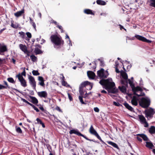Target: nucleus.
<instances>
[{
    "mask_svg": "<svg viewBox=\"0 0 155 155\" xmlns=\"http://www.w3.org/2000/svg\"><path fill=\"white\" fill-rule=\"evenodd\" d=\"M135 37L137 39L142 41L148 43H150L151 42V41L147 39L146 38L142 36L136 35H135Z\"/></svg>",
    "mask_w": 155,
    "mask_h": 155,
    "instance_id": "nucleus-9",
    "label": "nucleus"
},
{
    "mask_svg": "<svg viewBox=\"0 0 155 155\" xmlns=\"http://www.w3.org/2000/svg\"><path fill=\"white\" fill-rule=\"evenodd\" d=\"M94 110L97 112H99V109L97 107H95L94 108Z\"/></svg>",
    "mask_w": 155,
    "mask_h": 155,
    "instance_id": "nucleus-60",
    "label": "nucleus"
},
{
    "mask_svg": "<svg viewBox=\"0 0 155 155\" xmlns=\"http://www.w3.org/2000/svg\"><path fill=\"white\" fill-rule=\"evenodd\" d=\"M89 131L91 134L94 136L97 137L98 139L100 140L102 143L106 145V143L102 140L101 137L99 135L96 130L94 129L92 125H91L89 129Z\"/></svg>",
    "mask_w": 155,
    "mask_h": 155,
    "instance_id": "nucleus-6",
    "label": "nucleus"
},
{
    "mask_svg": "<svg viewBox=\"0 0 155 155\" xmlns=\"http://www.w3.org/2000/svg\"><path fill=\"white\" fill-rule=\"evenodd\" d=\"M19 47L20 49L24 53H28V50L25 45L20 44L19 45Z\"/></svg>",
    "mask_w": 155,
    "mask_h": 155,
    "instance_id": "nucleus-14",
    "label": "nucleus"
},
{
    "mask_svg": "<svg viewBox=\"0 0 155 155\" xmlns=\"http://www.w3.org/2000/svg\"><path fill=\"white\" fill-rule=\"evenodd\" d=\"M123 105L126 107V108L129 110L131 112H134L133 108L130 106L127 103L125 102L124 103Z\"/></svg>",
    "mask_w": 155,
    "mask_h": 155,
    "instance_id": "nucleus-17",
    "label": "nucleus"
},
{
    "mask_svg": "<svg viewBox=\"0 0 155 155\" xmlns=\"http://www.w3.org/2000/svg\"><path fill=\"white\" fill-rule=\"evenodd\" d=\"M84 12L85 13L87 14H91L93 15H94V14L93 13L92 11L90 9H85L84 10Z\"/></svg>",
    "mask_w": 155,
    "mask_h": 155,
    "instance_id": "nucleus-29",
    "label": "nucleus"
},
{
    "mask_svg": "<svg viewBox=\"0 0 155 155\" xmlns=\"http://www.w3.org/2000/svg\"><path fill=\"white\" fill-rule=\"evenodd\" d=\"M39 124L41 125L42 127L43 128H45V126L44 123L42 122V121L39 119Z\"/></svg>",
    "mask_w": 155,
    "mask_h": 155,
    "instance_id": "nucleus-46",
    "label": "nucleus"
},
{
    "mask_svg": "<svg viewBox=\"0 0 155 155\" xmlns=\"http://www.w3.org/2000/svg\"><path fill=\"white\" fill-rule=\"evenodd\" d=\"M58 111H59L61 112H62L60 108L58 107V106H57L55 108Z\"/></svg>",
    "mask_w": 155,
    "mask_h": 155,
    "instance_id": "nucleus-62",
    "label": "nucleus"
},
{
    "mask_svg": "<svg viewBox=\"0 0 155 155\" xmlns=\"http://www.w3.org/2000/svg\"><path fill=\"white\" fill-rule=\"evenodd\" d=\"M8 51V49L7 46L5 45H3L0 47V54L2 55H4L3 53L5 52Z\"/></svg>",
    "mask_w": 155,
    "mask_h": 155,
    "instance_id": "nucleus-13",
    "label": "nucleus"
},
{
    "mask_svg": "<svg viewBox=\"0 0 155 155\" xmlns=\"http://www.w3.org/2000/svg\"><path fill=\"white\" fill-rule=\"evenodd\" d=\"M89 83L88 81H85L81 84L79 87V92L80 95H84L85 92H87L84 88H85L86 89L87 84Z\"/></svg>",
    "mask_w": 155,
    "mask_h": 155,
    "instance_id": "nucleus-7",
    "label": "nucleus"
},
{
    "mask_svg": "<svg viewBox=\"0 0 155 155\" xmlns=\"http://www.w3.org/2000/svg\"><path fill=\"white\" fill-rule=\"evenodd\" d=\"M32 73L34 75L37 76L39 75V72L38 70H33L32 71Z\"/></svg>",
    "mask_w": 155,
    "mask_h": 155,
    "instance_id": "nucleus-44",
    "label": "nucleus"
},
{
    "mask_svg": "<svg viewBox=\"0 0 155 155\" xmlns=\"http://www.w3.org/2000/svg\"><path fill=\"white\" fill-rule=\"evenodd\" d=\"M50 38L51 41L56 46L63 45L64 41L60 35H51Z\"/></svg>",
    "mask_w": 155,
    "mask_h": 155,
    "instance_id": "nucleus-1",
    "label": "nucleus"
},
{
    "mask_svg": "<svg viewBox=\"0 0 155 155\" xmlns=\"http://www.w3.org/2000/svg\"><path fill=\"white\" fill-rule=\"evenodd\" d=\"M144 113L145 114V117L149 120V119H151L153 117V115L155 113V111L153 108L150 107L145 110Z\"/></svg>",
    "mask_w": 155,
    "mask_h": 155,
    "instance_id": "nucleus-5",
    "label": "nucleus"
},
{
    "mask_svg": "<svg viewBox=\"0 0 155 155\" xmlns=\"http://www.w3.org/2000/svg\"><path fill=\"white\" fill-rule=\"evenodd\" d=\"M88 94L87 93V92H86V93H85V94L84 95V97L83 96V95H80L79 96V99L80 101V102L83 104H85L86 103H84V102L83 101V97H86L88 95Z\"/></svg>",
    "mask_w": 155,
    "mask_h": 155,
    "instance_id": "nucleus-18",
    "label": "nucleus"
},
{
    "mask_svg": "<svg viewBox=\"0 0 155 155\" xmlns=\"http://www.w3.org/2000/svg\"><path fill=\"white\" fill-rule=\"evenodd\" d=\"M30 58L31 59L32 61L34 62L36 61L37 59V58L33 54L30 56Z\"/></svg>",
    "mask_w": 155,
    "mask_h": 155,
    "instance_id": "nucleus-36",
    "label": "nucleus"
},
{
    "mask_svg": "<svg viewBox=\"0 0 155 155\" xmlns=\"http://www.w3.org/2000/svg\"><path fill=\"white\" fill-rule=\"evenodd\" d=\"M138 117L140 121L142 124L146 121V118L142 115H138Z\"/></svg>",
    "mask_w": 155,
    "mask_h": 155,
    "instance_id": "nucleus-25",
    "label": "nucleus"
},
{
    "mask_svg": "<svg viewBox=\"0 0 155 155\" xmlns=\"http://www.w3.org/2000/svg\"><path fill=\"white\" fill-rule=\"evenodd\" d=\"M132 91L133 92H134V94L135 95H136L138 97H140L142 96V95L141 94H138L136 93V92L140 91H142V90L141 87H140L139 86H137L136 87H134L133 88Z\"/></svg>",
    "mask_w": 155,
    "mask_h": 155,
    "instance_id": "nucleus-11",
    "label": "nucleus"
},
{
    "mask_svg": "<svg viewBox=\"0 0 155 155\" xmlns=\"http://www.w3.org/2000/svg\"><path fill=\"white\" fill-rule=\"evenodd\" d=\"M61 84L63 86H66V87H68L69 86V85L67 83V82L65 81H61Z\"/></svg>",
    "mask_w": 155,
    "mask_h": 155,
    "instance_id": "nucleus-40",
    "label": "nucleus"
},
{
    "mask_svg": "<svg viewBox=\"0 0 155 155\" xmlns=\"http://www.w3.org/2000/svg\"><path fill=\"white\" fill-rule=\"evenodd\" d=\"M118 89L117 88H116L115 87L112 88L111 89H110L109 90H108V93H112L113 94H115L118 92Z\"/></svg>",
    "mask_w": 155,
    "mask_h": 155,
    "instance_id": "nucleus-26",
    "label": "nucleus"
},
{
    "mask_svg": "<svg viewBox=\"0 0 155 155\" xmlns=\"http://www.w3.org/2000/svg\"><path fill=\"white\" fill-rule=\"evenodd\" d=\"M87 74L89 78L94 79L95 77V73L91 71H89L87 72Z\"/></svg>",
    "mask_w": 155,
    "mask_h": 155,
    "instance_id": "nucleus-22",
    "label": "nucleus"
},
{
    "mask_svg": "<svg viewBox=\"0 0 155 155\" xmlns=\"http://www.w3.org/2000/svg\"><path fill=\"white\" fill-rule=\"evenodd\" d=\"M69 134H74L78 136H81L87 140L93 141L95 143L97 142L94 139H90L87 137L86 136L81 134L78 130L72 129L71 130L69 131Z\"/></svg>",
    "mask_w": 155,
    "mask_h": 155,
    "instance_id": "nucleus-4",
    "label": "nucleus"
},
{
    "mask_svg": "<svg viewBox=\"0 0 155 155\" xmlns=\"http://www.w3.org/2000/svg\"><path fill=\"white\" fill-rule=\"evenodd\" d=\"M5 62V58L1 59L0 58V66H1V65L4 64Z\"/></svg>",
    "mask_w": 155,
    "mask_h": 155,
    "instance_id": "nucleus-42",
    "label": "nucleus"
},
{
    "mask_svg": "<svg viewBox=\"0 0 155 155\" xmlns=\"http://www.w3.org/2000/svg\"><path fill=\"white\" fill-rule=\"evenodd\" d=\"M34 52L36 54H39V48H35Z\"/></svg>",
    "mask_w": 155,
    "mask_h": 155,
    "instance_id": "nucleus-50",
    "label": "nucleus"
},
{
    "mask_svg": "<svg viewBox=\"0 0 155 155\" xmlns=\"http://www.w3.org/2000/svg\"><path fill=\"white\" fill-rule=\"evenodd\" d=\"M68 94L69 99L70 101H72L73 98L71 94L69 93H68Z\"/></svg>",
    "mask_w": 155,
    "mask_h": 155,
    "instance_id": "nucleus-53",
    "label": "nucleus"
},
{
    "mask_svg": "<svg viewBox=\"0 0 155 155\" xmlns=\"http://www.w3.org/2000/svg\"><path fill=\"white\" fill-rule=\"evenodd\" d=\"M113 104L118 107L120 106L121 105V104H120L119 103L115 101H114L113 102Z\"/></svg>",
    "mask_w": 155,
    "mask_h": 155,
    "instance_id": "nucleus-48",
    "label": "nucleus"
},
{
    "mask_svg": "<svg viewBox=\"0 0 155 155\" xmlns=\"http://www.w3.org/2000/svg\"><path fill=\"white\" fill-rule=\"evenodd\" d=\"M97 3L99 5H104L106 4V3L104 1L102 0H97Z\"/></svg>",
    "mask_w": 155,
    "mask_h": 155,
    "instance_id": "nucleus-31",
    "label": "nucleus"
},
{
    "mask_svg": "<svg viewBox=\"0 0 155 155\" xmlns=\"http://www.w3.org/2000/svg\"><path fill=\"white\" fill-rule=\"evenodd\" d=\"M24 13V10L23 9L20 11L17 12H16L15 13L14 15L17 17H18L21 16L22 14Z\"/></svg>",
    "mask_w": 155,
    "mask_h": 155,
    "instance_id": "nucleus-24",
    "label": "nucleus"
},
{
    "mask_svg": "<svg viewBox=\"0 0 155 155\" xmlns=\"http://www.w3.org/2000/svg\"><path fill=\"white\" fill-rule=\"evenodd\" d=\"M99 60L100 61V66L102 67H104V61H102L100 60V59H99Z\"/></svg>",
    "mask_w": 155,
    "mask_h": 155,
    "instance_id": "nucleus-57",
    "label": "nucleus"
},
{
    "mask_svg": "<svg viewBox=\"0 0 155 155\" xmlns=\"http://www.w3.org/2000/svg\"><path fill=\"white\" fill-rule=\"evenodd\" d=\"M92 63L94 64V66L93 67H91V69H94L96 68V62L95 61H94L93 62H92Z\"/></svg>",
    "mask_w": 155,
    "mask_h": 155,
    "instance_id": "nucleus-58",
    "label": "nucleus"
},
{
    "mask_svg": "<svg viewBox=\"0 0 155 155\" xmlns=\"http://www.w3.org/2000/svg\"><path fill=\"white\" fill-rule=\"evenodd\" d=\"M57 27H58V28H59L61 30V33L64 32V31H63L62 27L61 26L58 25L57 26Z\"/></svg>",
    "mask_w": 155,
    "mask_h": 155,
    "instance_id": "nucleus-49",
    "label": "nucleus"
},
{
    "mask_svg": "<svg viewBox=\"0 0 155 155\" xmlns=\"http://www.w3.org/2000/svg\"><path fill=\"white\" fill-rule=\"evenodd\" d=\"M32 103L34 104H36L38 103V100L35 97H32Z\"/></svg>",
    "mask_w": 155,
    "mask_h": 155,
    "instance_id": "nucleus-39",
    "label": "nucleus"
},
{
    "mask_svg": "<svg viewBox=\"0 0 155 155\" xmlns=\"http://www.w3.org/2000/svg\"><path fill=\"white\" fill-rule=\"evenodd\" d=\"M149 131L151 134H154L155 133V127L153 126H151L149 128Z\"/></svg>",
    "mask_w": 155,
    "mask_h": 155,
    "instance_id": "nucleus-30",
    "label": "nucleus"
},
{
    "mask_svg": "<svg viewBox=\"0 0 155 155\" xmlns=\"http://www.w3.org/2000/svg\"><path fill=\"white\" fill-rule=\"evenodd\" d=\"M45 81V80L42 77L39 76V85L42 86L44 88L45 87V84L44 83Z\"/></svg>",
    "mask_w": 155,
    "mask_h": 155,
    "instance_id": "nucleus-21",
    "label": "nucleus"
},
{
    "mask_svg": "<svg viewBox=\"0 0 155 155\" xmlns=\"http://www.w3.org/2000/svg\"><path fill=\"white\" fill-rule=\"evenodd\" d=\"M150 101L149 99L145 97H142L139 101V105L142 108H147L150 105Z\"/></svg>",
    "mask_w": 155,
    "mask_h": 155,
    "instance_id": "nucleus-3",
    "label": "nucleus"
},
{
    "mask_svg": "<svg viewBox=\"0 0 155 155\" xmlns=\"http://www.w3.org/2000/svg\"><path fill=\"white\" fill-rule=\"evenodd\" d=\"M16 131L17 133L18 134H21L22 133V131L19 127H18L17 126L15 127Z\"/></svg>",
    "mask_w": 155,
    "mask_h": 155,
    "instance_id": "nucleus-34",
    "label": "nucleus"
},
{
    "mask_svg": "<svg viewBox=\"0 0 155 155\" xmlns=\"http://www.w3.org/2000/svg\"><path fill=\"white\" fill-rule=\"evenodd\" d=\"M25 68H24L23 71L21 74L19 73L18 74H20V75H21V76H26V72L25 71Z\"/></svg>",
    "mask_w": 155,
    "mask_h": 155,
    "instance_id": "nucleus-45",
    "label": "nucleus"
},
{
    "mask_svg": "<svg viewBox=\"0 0 155 155\" xmlns=\"http://www.w3.org/2000/svg\"><path fill=\"white\" fill-rule=\"evenodd\" d=\"M18 33L20 35L21 37L22 38H25V35L24 32L23 31L19 32Z\"/></svg>",
    "mask_w": 155,
    "mask_h": 155,
    "instance_id": "nucleus-43",
    "label": "nucleus"
},
{
    "mask_svg": "<svg viewBox=\"0 0 155 155\" xmlns=\"http://www.w3.org/2000/svg\"><path fill=\"white\" fill-rule=\"evenodd\" d=\"M16 77L18 78L21 86L24 87L27 86V82L23 76L20 75V74H18L16 75Z\"/></svg>",
    "mask_w": 155,
    "mask_h": 155,
    "instance_id": "nucleus-8",
    "label": "nucleus"
},
{
    "mask_svg": "<svg viewBox=\"0 0 155 155\" xmlns=\"http://www.w3.org/2000/svg\"><path fill=\"white\" fill-rule=\"evenodd\" d=\"M28 78L30 84L35 89L36 87V82L34 78L31 75H28Z\"/></svg>",
    "mask_w": 155,
    "mask_h": 155,
    "instance_id": "nucleus-10",
    "label": "nucleus"
},
{
    "mask_svg": "<svg viewBox=\"0 0 155 155\" xmlns=\"http://www.w3.org/2000/svg\"><path fill=\"white\" fill-rule=\"evenodd\" d=\"M11 26L12 27L14 28L17 29L19 27V26L20 25L19 24H18L17 23L16 24H14V21L13 20H12L11 21Z\"/></svg>",
    "mask_w": 155,
    "mask_h": 155,
    "instance_id": "nucleus-28",
    "label": "nucleus"
},
{
    "mask_svg": "<svg viewBox=\"0 0 155 155\" xmlns=\"http://www.w3.org/2000/svg\"><path fill=\"white\" fill-rule=\"evenodd\" d=\"M32 97H31V96H29V97H28V101H30V102H32Z\"/></svg>",
    "mask_w": 155,
    "mask_h": 155,
    "instance_id": "nucleus-59",
    "label": "nucleus"
},
{
    "mask_svg": "<svg viewBox=\"0 0 155 155\" xmlns=\"http://www.w3.org/2000/svg\"><path fill=\"white\" fill-rule=\"evenodd\" d=\"M107 143H108V144L111 145V146H113L114 147L118 149H119V147H118V145H117V144L116 143L112 141H107Z\"/></svg>",
    "mask_w": 155,
    "mask_h": 155,
    "instance_id": "nucleus-27",
    "label": "nucleus"
},
{
    "mask_svg": "<svg viewBox=\"0 0 155 155\" xmlns=\"http://www.w3.org/2000/svg\"><path fill=\"white\" fill-rule=\"evenodd\" d=\"M118 65V64H117V63L116 62V66H115V71L116 72L118 73H120V71L119 70V69L117 68V66Z\"/></svg>",
    "mask_w": 155,
    "mask_h": 155,
    "instance_id": "nucleus-47",
    "label": "nucleus"
},
{
    "mask_svg": "<svg viewBox=\"0 0 155 155\" xmlns=\"http://www.w3.org/2000/svg\"><path fill=\"white\" fill-rule=\"evenodd\" d=\"M104 70L103 68H101V70L97 71V74L99 77L100 78H106L107 76L104 74Z\"/></svg>",
    "mask_w": 155,
    "mask_h": 155,
    "instance_id": "nucleus-12",
    "label": "nucleus"
},
{
    "mask_svg": "<svg viewBox=\"0 0 155 155\" xmlns=\"http://www.w3.org/2000/svg\"><path fill=\"white\" fill-rule=\"evenodd\" d=\"M3 82H4V84L6 85V86H5L7 87V88H10V87L9 86L8 83H7V82L6 81H3Z\"/></svg>",
    "mask_w": 155,
    "mask_h": 155,
    "instance_id": "nucleus-52",
    "label": "nucleus"
},
{
    "mask_svg": "<svg viewBox=\"0 0 155 155\" xmlns=\"http://www.w3.org/2000/svg\"><path fill=\"white\" fill-rule=\"evenodd\" d=\"M118 25L120 26V30H122V29H124L125 31H126V29H125V28H124L123 27V26H122V25H121L119 24Z\"/></svg>",
    "mask_w": 155,
    "mask_h": 155,
    "instance_id": "nucleus-61",
    "label": "nucleus"
},
{
    "mask_svg": "<svg viewBox=\"0 0 155 155\" xmlns=\"http://www.w3.org/2000/svg\"><path fill=\"white\" fill-rule=\"evenodd\" d=\"M143 124H144V127H147L149 126V124L146 121L145 122L143 123Z\"/></svg>",
    "mask_w": 155,
    "mask_h": 155,
    "instance_id": "nucleus-56",
    "label": "nucleus"
},
{
    "mask_svg": "<svg viewBox=\"0 0 155 155\" xmlns=\"http://www.w3.org/2000/svg\"><path fill=\"white\" fill-rule=\"evenodd\" d=\"M127 87H127L126 86L122 85L121 86H119L118 89L122 93L126 94L127 93Z\"/></svg>",
    "mask_w": 155,
    "mask_h": 155,
    "instance_id": "nucleus-16",
    "label": "nucleus"
},
{
    "mask_svg": "<svg viewBox=\"0 0 155 155\" xmlns=\"http://www.w3.org/2000/svg\"><path fill=\"white\" fill-rule=\"evenodd\" d=\"M39 109H40L41 111L43 112L46 114H47L48 111L44 108L43 106L41 105L40 104H39Z\"/></svg>",
    "mask_w": 155,
    "mask_h": 155,
    "instance_id": "nucleus-33",
    "label": "nucleus"
},
{
    "mask_svg": "<svg viewBox=\"0 0 155 155\" xmlns=\"http://www.w3.org/2000/svg\"><path fill=\"white\" fill-rule=\"evenodd\" d=\"M7 80L8 82L12 83L15 84V82L12 78H7Z\"/></svg>",
    "mask_w": 155,
    "mask_h": 155,
    "instance_id": "nucleus-38",
    "label": "nucleus"
},
{
    "mask_svg": "<svg viewBox=\"0 0 155 155\" xmlns=\"http://www.w3.org/2000/svg\"><path fill=\"white\" fill-rule=\"evenodd\" d=\"M26 35L29 38H31V34L29 32H27L26 33Z\"/></svg>",
    "mask_w": 155,
    "mask_h": 155,
    "instance_id": "nucleus-51",
    "label": "nucleus"
},
{
    "mask_svg": "<svg viewBox=\"0 0 155 155\" xmlns=\"http://www.w3.org/2000/svg\"><path fill=\"white\" fill-rule=\"evenodd\" d=\"M122 78L125 80H128V76L127 73L125 72H124L123 74H122Z\"/></svg>",
    "mask_w": 155,
    "mask_h": 155,
    "instance_id": "nucleus-37",
    "label": "nucleus"
},
{
    "mask_svg": "<svg viewBox=\"0 0 155 155\" xmlns=\"http://www.w3.org/2000/svg\"><path fill=\"white\" fill-rule=\"evenodd\" d=\"M137 136H139V137H141L144 141H147L149 140L147 136L144 134H137Z\"/></svg>",
    "mask_w": 155,
    "mask_h": 155,
    "instance_id": "nucleus-20",
    "label": "nucleus"
},
{
    "mask_svg": "<svg viewBox=\"0 0 155 155\" xmlns=\"http://www.w3.org/2000/svg\"><path fill=\"white\" fill-rule=\"evenodd\" d=\"M121 84L127 87H128V81L127 80L122 79L121 80Z\"/></svg>",
    "mask_w": 155,
    "mask_h": 155,
    "instance_id": "nucleus-32",
    "label": "nucleus"
},
{
    "mask_svg": "<svg viewBox=\"0 0 155 155\" xmlns=\"http://www.w3.org/2000/svg\"><path fill=\"white\" fill-rule=\"evenodd\" d=\"M39 97H41L46 98L48 97V93L45 91L39 92Z\"/></svg>",
    "mask_w": 155,
    "mask_h": 155,
    "instance_id": "nucleus-19",
    "label": "nucleus"
},
{
    "mask_svg": "<svg viewBox=\"0 0 155 155\" xmlns=\"http://www.w3.org/2000/svg\"><path fill=\"white\" fill-rule=\"evenodd\" d=\"M32 107L34 108V109L35 110H36L37 112H39V110L35 105H34V106H33Z\"/></svg>",
    "mask_w": 155,
    "mask_h": 155,
    "instance_id": "nucleus-64",
    "label": "nucleus"
},
{
    "mask_svg": "<svg viewBox=\"0 0 155 155\" xmlns=\"http://www.w3.org/2000/svg\"><path fill=\"white\" fill-rule=\"evenodd\" d=\"M4 89H7V87L0 84V90Z\"/></svg>",
    "mask_w": 155,
    "mask_h": 155,
    "instance_id": "nucleus-55",
    "label": "nucleus"
},
{
    "mask_svg": "<svg viewBox=\"0 0 155 155\" xmlns=\"http://www.w3.org/2000/svg\"><path fill=\"white\" fill-rule=\"evenodd\" d=\"M145 146L146 147L150 149H152L154 147L152 143L151 142H146Z\"/></svg>",
    "mask_w": 155,
    "mask_h": 155,
    "instance_id": "nucleus-23",
    "label": "nucleus"
},
{
    "mask_svg": "<svg viewBox=\"0 0 155 155\" xmlns=\"http://www.w3.org/2000/svg\"><path fill=\"white\" fill-rule=\"evenodd\" d=\"M87 86L86 87V89L87 90H91L92 87V84L89 82V83L87 84Z\"/></svg>",
    "mask_w": 155,
    "mask_h": 155,
    "instance_id": "nucleus-35",
    "label": "nucleus"
},
{
    "mask_svg": "<svg viewBox=\"0 0 155 155\" xmlns=\"http://www.w3.org/2000/svg\"><path fill=\"white\" fill-rule=\"evenodd\" d=\"M99 83L101 84L104 86L106 90H109L115 86V84L114 82H111L109 81L108 79H102L100 81Z\"/></svg>",
    "mask_w": 155,
    "mask_h": 155,
    "instance_id": "nucleus-2",
    "label": "nucleus"
},
{
    "mask_svg": "<svg viewBox=\"0 0 155 155\" xmlns=\"http://www.w3.org/2000/svg\"><path fill=\"white\" fill-rule=\"evenodd\" d=\"M139 136H137V138L138 140L140 142H142V140L141 138L140 137H139Z\"/></svg>",
    "mask_w": 155,
    "mask_h": 155,
    "instance_id": "nucleus-63",
    "label": "nucleus"
},
{
    "mask_svg": "<svg viewBox=\"0 0 155 155\" xmlns=\"http://www.w3.org/2000/svg\"><path fill=\"white\" fill-rule=\"evenodd\" d=\"M60 75L61 76V77L60 78L61 80V81H65V78L63 74H60Z\"/></svg>",
    "mask_w": 155,
    "mask_h": 155,
    "instance_id": "nucleus-54",
    "label": "nucleus"
},
{
    "mask_svg": "<svg viewBox=\"0 0 155 155\" xmlns=\"http://www.w3.org/2000/svg\"><path fill=\"white\" fill-rule=\"evenodd\" d=\"M151 3L150 4V6L155 8V0H150Z\"/></svg>",
    "mask_w": 155,
    "mask_h": 155,
    "instance_id": "nucleus-41",
    "label": "nucleus"
},
{
    "mask_svg": "<svg viewBox=\"0 0 155 155\" xmlns=\"http://www.w3.org/2000/svg\"><path fill=\"white\" fill-rule=\"evenodd\" d=\"M137 98L135 96H133L132 99L131 100V103L132 105L136 106L138 104Z\"/></svg>",
    "mask_w": 155,
    "mask_h": 155,
    "instance_id": "nucleus-15",
    "label": "nucleus"
}]
</instances>
